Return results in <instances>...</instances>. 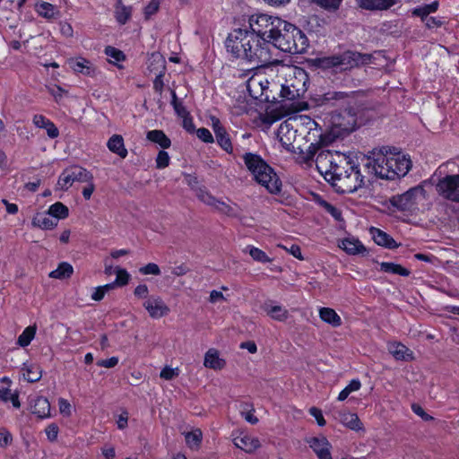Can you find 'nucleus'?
Returning <instances> with one entry per match:
<instances>
[{
    "label": "nucleus",
    "mask_w": 459,
    "mask_h": 459,
    "mask_svg": "<svg viewBox=\"0 0 459 459\" xmlns=\"http://www.w3.org/2000/svg\"><path fill=\"white\" fill-rule=\"evenodd\" d=\"M291 55L303 54L308 48L306 34L295 25L281 19L276 21V29L268 39V45Z\"/></svg>",
    "instance_id": "obj_4"
},
{
    "label": "nucleus",
    "mask_w": 459,
    "mask_h": 459,
    "mask_svg": "<svg viewBox=\"0 0 459 459\" xmlns=\"http://www.w3.org/2000/svg\"><path fill=\"white\" fill-rule=\"evenodd\" d=\"M37 332L36 325L26 327L23 332L19 335L17 344L20 347L25 348L29 346L34 339Z\"/></svg>",
    "instance_id": "obj_39"
},
{
    "label": "nucleus",
    "mask_w": 459,
    "mask_h": 459,
    "mask_svg": "<svg viewBox=\"0 0 459 459\" xmlns=\"http://www.w3.org/2000/svg\"><path fill=\"white\" fill-rule=\"evenodd\" d=\"M249 95L260 102H276L277 98L273 92L278 91L279 85L276 82H270L266 74L263 72L254 73L246 82Z\"/></svg>",
    "instance_id": "obj_8"
},
{
    "label": "nucleus",
    "mask_w": 459,
    "mask_h": 459,
    "mask_svg": "<svg viewBox=\"0 0 459 459\" xmlns=\"http://www.w3.org/2000/svg\"><path fill=\"white\" fill-rule=\"evenodd\" d=\"M241 407L240 413L245 420L251 424H256L258 422V419L254 415L255 411L253 406L248 403H244Z\"/></svg>",
    "instance_id": "obj_46"
},
{
    "label": "nucleus",
    "mask_w": 459,
    "mask_h": 459,
    "mask_svg": "<svg viewBox=\"0 0 459 459\" xmlns=\"http://www.w3.org/2000/svg\"><path fill=\"white\" fill-rule=\"evenodd\" d=\"M340 247L349 255H357L365 251V247L362 243L355 238H344L342 241Z\"/></svg>",
    "instance_id": "obj_29"
},
{
    "label": "nucleus",
    "mask_w": 459,
    "mask_h": 459,
    "mask_svg": "<svg viewBox=\"0 0 459 459\" xmlns=\"http://www.w3.org/2000/svg\"><path fill=\"white\" fill-rule=\"evenodd\" d=\"M313 3L316 4L320 7L328 10V11H335L339 8L342 0H311Z\"/></svg>",
    "instance_id": "obj_49"
},
{
    "label": "nucleus",
    "mask_w": 459,
    "mask_h": 459,
    "mask_svg": "<svg viewBox=\"0 0 459 459\" xmlns=\"http://www.w3.org/2000/svg\"><path fill=\"white\" fill-rule=\"evenodd\" d=\"M370 60V55L346 51L341 55L327 57L325 63L326 65L336 67L340 70H348L361 65L369 64Z\"/></svg>",
    "instance_id": "obj_9"
},
{
    "label": "nucleus",
    "mask_w": 459,
    "mask_h": 459,
    "mask_svg": "<svg viewBox=\"0 0 459 459\" xmlns=\"http://www.w3.org/2000/svg\"><path fill=\"white\" fill-rule=\"evenodd\" d=\"M31 413L40 419L50 417V403L48 400L42 396H38L30 401Z\"/></svg>",
    "instance_id": "obj_19"
},
{
    "label": "nucleus",
    "mask_w": 459,
    "mask_h": 459,
    "mask_svg": "<svg viewBox=\"0 0 459 459\" xmlns=\"http://www.w3.org/2000/svg\"><path fill=\"white\" fill-rule=\"evenodd\" d=\"M132 15V8L122 4V0H117L115 17L119 24H126Z\"/></svg>",
    "instance_id": "obj_36"
},
{
    "label": "nucleus",
    "mask_w": 459,
    "mask_h": 459,
    "mask_svg": "<svg viewBox=\"0 0 459 459\" xmlns=\"http://www.w3.org/2000/svg\"><path fill=\"white\" fill-rule=\"evenodd\" d=\"M211 120L212 128L214 132L218 145L227 153L231 154L233 152V146L227 130L221 125L218 117H212Z\"/></svg>",
    "instance_id": "obj_16"
},
{
    "label": "nucleus",
    "mask_w": 459,
    "mask_h": 459,
    "mask_svg": "<svg viewBox=\"0 0 459 459\" xmlns=\"http://www.w3.org/2000/svg\"><path fill=\"white\" fill-rule=\"evenodd\" d=\"M278 247L286 250L287 252H289L295 258H297L299 260H304V257L302 255L301 249H300L299 246H298L296 244H292L290 247H287L284 245L279 244Z\"/></svg>",
    "instance_id": "obj_57"
},
{
    "label": "nucleus",
    "mask_w": 459,
    "mask_h": 459,
    "mask_svg": "<svg viewBox=\"0 0 459 459\" xmlns=\"http://www.w3.org/2000/svg\"><path fill=\"white\" fill-rule=\"evenodd\" d=\"M171 104L174 108L175 112L178 117L181 118L184 117H187L189 115L188 111L186 110V107L183 105L182 102L178 100L177 95L175 91H172V100Z\"/></svg>",
    "instance_id": "obj_48"
},
{
    "label": "nucleus",
    "mask_w": 459,
    "mask_h": 459,
    "mask_svg": "<svg viewBox=\"0 0 459 459\" xmlns=\"http://www.w3.org/2000/svg\"><path fill=\"white\" fill-rule=\"evenodd\" d=\"M241 158L245 168L255 183L264 187L270 194L276 195L281 192V181L279 176L261 155L247 152Z\"/></svg>",
    "instance_id": "obj_5"
},
{
    "label": "nucleus",
    "mask_w": 459,
    "mask_h": 459,
    "mask_svg": "<svg viewBox=\"0 0 459 459\" xmlns=\"http://www.w3.org/2000/svg\"><path fill=\"white\" fill-rule=\"evenodd\" d=\"M232 441L236 447L247 454H252L257 450L261 444L257 437L250 435L247 430L238 429L232 433Z\"/></svg>",
    "instance_id": "obj_13"
},
{
    "label": "nucleus",
    "mask_w": 459,
    "mask_h": 459,
    "mask_svg": "<svg viewBox=\"0 0 459 459\" xmlns=\"http://www.w3.org/2000/svg\"><path fill=\"white\" fill-rule=\"evenodd\" d=\"M160 1L159 0H152L144 9V14L146 18L153 15L159 9Z\"/></svg>",
    "instance_id": "obj_64"
},
{
    "label": "nucleus",
    "mask_w": 459,
    "mask_h": 459,
    "mask_svg": "<svg viewBox=\"0 0 459 459\" xmlns=\"http://www.w3.org/2000/svg\"><path fill=\"white\" fill-rule=\"evenodd\" d=\"M281 145L291 152H303L301 142L309 143L306 150V162L314 159L316 152L330 143V138L323 134L318 123L308 116H295L283 121L277 131Z\"/></svg>",
    "instance_id": "obj_2"
},
{
    "label": "nucleus",
    "mask_w": 459,
    "mask_h": 459,
    "mask_svg": "<svg viewBox=\"0 0 459 459\" xmlns=\"http://www.w3.org/2000/svg\"><path fill=\"white\" fill-rule=\"evenodd\" d=\"M197 137L205 143H212L214 142V138L212 133L205 127H201L196 130Z\"/></svg>",
    "instance_id": "obj_54"
},
{
    "label": "nucleus",
    "mask_w": 459,
    "mask_h": 459,
    "mask_svg": "<svg viewBox=\"0 0 459 459\" xmlns=\"http://www.w3.org/2000/svg\"><path fill=\"white\" fill-rule=\"evenodd\" d=\"M400 342H389L388 343V351L392 354L395 359H402V350H401Z\"/></svg>",
    "instance_id": "obj_60"
},
{
    "label": "nucleus",
    "mask_w": 459,
    "mask_h": 459,
    "mask_svg": "<svg viewBox=\"0 0 459 459\" xmlns=\"http://www.w3.org/2000/svg\"><path fill=\"white\" fill-rule=\"evenodd\" d=\"M309 413L316 419L317 424L320 427H323L325 425L326 422H325V420L324 419L322 411L320 409H318L316 407H311L309 409Z\"/></svg>",
    "instance_id": "obj_62"
},
{
    "label": "nucleus",
    "mask_w": 459,
    "mask_h": 459,
    "mask_svg": "<svg viewBox=\"0 0 459 459\" xmlns=\"http://www.w3.org/2000/svg\"><path fill=\"white\" fill-rule=\"evenodd\" d=\"M277 82L280 96L288 100L302 97L307 90L308 75L298 66H281L278 70Z\"/></svg>",
    "instance_id": "obj_6"
},
{
    "label": "nucleus",
    "mask_w": 459,
    "mask_h": 459,
    "mask_svg": "<svg viewBox=\"0 0 459 459\" xmlns=\"http://www.w3.org/2000/svg\"><path fill=\"white\" fill-rule=\"evenodd\" d=\"M369 232H370V235H371L374 242L377 245L385 247L386 248H394V247H398L395 240L390 235L385 233V231H383L377 228L371 227L369 230Z\"/></svg>",
    "instance_id": "obj_21"
},
{
    "label": "nucleus",
    "mask_w": 459,
    "mask_h": 459,
    "mask_svg": "<svg viewBox=\"0 0 459 459\" xmlns=\"http://www.w3.org/2000/svg\"><path fill=\"white\" fill-rule=\"evenodd\" d=\"M74 273V267L67 262H62L57 268L51 271L48 274L50 278L57 280L68 279Z\"/></svg>",
    "instance_id": "obj_33"
},
{
    "label": "nucleus",
    "mask_w": 459,
    "mask_h": 459,
    "mask_svg": "<svg viewBox=\"0 0 459 459\" xmlns=\"http://www.w3.org/2000/svg\"><path fill=\"white\" fill-rule=\"evenodd\" d=\"M436 189L443 198L459 204V175H447L439 179Z\"/></svg>",
    "instance_id": "obj_11"
},
{
    "label": "nucleus",
    "mask_w": 459,
    "mask_h": 459,
    "mask_svg": "<svg viewBox=\"0 0 459 459\" xmlns=\"http://www.w3.org/2000/svg\"><path fill=\"white\" fill-rule=\"evenodd\" d=\"M361 387V383L360 381L356 378V379H352L340 393H339V395L337 397L338 401L340 402H343L344 400H346L348 398V396L353 393V392H357L360 389Z\"/></svg>",
    "instance_id": "obj_42"
},
{
    "label": "nucleus",
    "mask_w": 459,
    "mask_h": 459,
    "mask_svg": "<svg viewBox=\"0 0 459 459\" xmlns=\"http://www.w3.org/2000/svg\"><path fill=\"white\" fill-rule=\"evenodd\" d=\"M146 138L149 141L157 143L162 149H168L171 145L170 139L161 130L155 129L147 132Z\"/></svg>",
    "instance_id": "obj_32"
},
{
    "label": "nucleus",
    "mask_w": 459,
    "mask_h": 459,
    "mask_svg": "<svg viewBox=\"0 0 459 459\" xmlns=\"http://www.w3.org/2000/svg\"><path fill=\"white\" fill-rule=\"evenodd\" d=\"M212 207H214L220 212L226 214L228 216H236L237 215L236 208L223 201H220V200L216 199V204H214Z\"/></svg>",
    "instance_id": "obj_44"
},
{
    "label": "nucleus",
    "mask_w": 459,
    "mask_h": 459,
    "mask_svg": "<svg viewBox=\"0 0 459 459\" xmlns=\"http://www.w3.org/2000/svg\"><path fill=\"white\" fill-rule=\"evenodd\" d=\"M113 290V284H105L93 289L91 293V299L94 301H100L105 297L106 293Z\"/></svg>",
    "instance_id": "obj_45"
},
{
    "label": "nucleus",
    "mask_w": 459,
    "mask_h": 459,
    "mask_svg": "<svg viewBox=\"0 0 459 459\" xmlns=\"http://www.w3.org/2000/svg\"><path fill=\"white\" fill-rule=\"evenodd\" d=\"M358 5L368 11H383L393 6L398 0H356Z\"/></svg>",
    "instance_id": "obj_23"
},
{
    "label": "nucleus",
    "mask_w": 459,
    "mask_h": 459,
    "mask_svg": "<svg viewBox=\"0 0 459 459\" xmlns=\"http://www.w3.org/2000/svg\"><path fill=\"white\" fill-rule=\"evenodd\" d=\"M179 375L178 368H171L169 366L164 367L160 374V377L165 380H171Z\"/></svg>",
    "instance_id": "obj_52"
},
{
    "label": "nucleus",
    "mask_w": 459,
    "mask_h": 459,
    "mask_svg": "<svg viewBox=\"0 0 459 459\" xmlns=\"http://www.w3.org/2000/svg\"><path fill=\"white\" fill-rule=\"evenodd\" d=\"M31 224L34 227L41 230H53L57 226V221L55 220L48 212H38L34 215L31 221Z\"/></svg>",
    "instance_id": "obj_24"
},
{
    "label": "nucleus",
    "mask_w": 459,
    "mask_h": 459,
    "mask_svg": "<svg viewBox=\"0 0 459 459\" xmlns=\"http://www.w3.org/2000/svg\"><path fill=\"white\" fill-rule=\"evenodd\" d=\"M277 16L257 13L243 15L235 21L225 47L234 57L256 65L270 61L268 39L276 29Z\"/></svg>",
    "instance_id": "obj_1"
},
{
    "label": "nucleus",
    "mask_w": 459,
    "mask_h": 459,
    "mask_svg": "<svg viewBox=\"0 0 459 459\" xmlns=\"http://www.w3.org/2000/svg\"><path fill=\"white\" fill-rule=\"evenodd\" d=\"M139 272L143 275H159L160 273V267L154 263H149L148 264L141 267Z\"/></svg>",
    "instance_id": "obj_55"
},
{
    "label": "nucleus",
    "mask_w": 459,
    "mask_h": 459,
    "mask_svg": "<svg viewBox=\"0 0 459 459\" xmlns=\"http://www.w3.org/2000/svg\"><path fill=\"white\" fill-rule=\"evenodd\" d=\"M425 199V190L422 186H415L411 187L405 193H403V201L406 204H413L417 203L418 200L422 201Z\"/></svg>",
    "instance_id": "obj_35"
},
{
    "label": "nucleus",
    "mask_w": 459,
    "mask_h": 459,
    "mask_svg": "<svg viewBox=\"0 0 459 459\" xmlns=\"http://www.w3.org/2000/svg\"><path fill=\"white\" fill-rule=\"evenodd\" d=\"M262 309L273 320L283 322L289 317V311L273 300H267L262 305Z\"/></svg>",
    "instance_id": "obj_18"
},
{
    "label": "nucleus",
    "mask_w": 459,
    "mask_h": 459,
    "mask_svg": "<svg viewBox=\"0 0 459 459\" xmlns=\"http://www.w3.org/2000/svg\"><path fill=\"white\" fill-rule=\"evenodd\" d=\"M36 12L39 16L46 19H51L58 13L55 5L48 2H41L36 4Z\"/></svg>",
    "instance_id": "obj_40"
},
{
    "label": "nucleus",
    "mask_w": 459,
    "mask_h": 459,
    "mask_svg": "<svg viewBox=\"0 0 459 459\" xmlns=\"http://www.w3.org/2000/svg\"><path fill=\"white\" fill-rule=\"evenodd\" d=\"M380 270L385 273H392L402 275V265L394 263L383 262L379 264Z\"/></svg>",
    "instance_id": "obj_50"
},
{
    "label": "nucleus",
    "mask_w": 459,
    "mask_h": 459,
    "mask_svg": "<svg viewBox=\"0 0 459 459\" xmlns=\"http://www.w3.org/2000/svg\"><path fill=\"white\" fill-rule=\"evenodd\" d=\"M34 126L46 130L49 138L55 139L59 135V130L55 124L43 115H35L32 118Z\"/></svg>",
    "instance_id": "obj_20"
},
{
    "label": "nucleus",
    "mask_w": 459,
    "mask_h": 459,
    "mask_svg": "<svg viewBox=\"0 0 459 459\" xmlns=\"http://www.w3.org/2000/svg\"><path fill=\"white\" fill-rule=\"evenodd\" d=\"M58 432H59L58 426L55 423L49 424L45 429L47 437L51 442H54L56 440Z\"/></svg>",
    "instance_id": "obj_59"
},
{
    "label": "nucleus",
    "mask_w": 459,
    "mask_h": 459,
    "mask_svg": "<svg viewBox=\"0 0 459 459\" xmlns=\"http://www.w3.org/2000/svg\"><path fill=\"white\" fill-rule=\"evenodd\" d=\"M184 436L187 447L192 451H198L203 440L202 430L200 429H195L191 431L185 432Z\"/></svg>",
    "instance_id": "obj_27"
},
{
    "label": "nucleus",
    "mask_w": 459,
    "mask_h": 459,
    "mask_svg": "<svg viewBox=\"0 0 459 459\" xmlns=\"http://www.w3.org/2000/svg\"><path fill=\"white\" fill-rule=\"evenodd\" d=\"M13 442L12 434L5 429L0 430V446L6 447Z\"/></svg>",
    "instance_id": "obj_61"
},
{
    "label": "nucleus",
    "mask_w": 459,
    "mask_h": 459,
    "mask_svg": "<svg viewBox=\"0 0 459 459\" xmlns=\"http://www.w3.org/2000/svg\"><path fill=\"white\" fill-rule=\"evenodd\" d=\"M319 317L325 323L332 325L333 327H338L342 325L341 316L330 307H321L319 309Z\"/></svg>",
    "instance_id": "obj_30"
},
{
    "label": "nucleus",
    "mask_w": 459,
    "mask_h": 459,
    "mask_svg": "<svg viewBox=\"0 0 459 459\" xmlns=\"http://www.w3.org/2000/svg\"><path fill=\"white\" fill-rule=\"evenodd\" d=\"M104 53L108 56V60L110 64H113L119 68L122 67L118 63L123 62L126 59V56L121 50L115 47L108 46L105 48Z\"/></svg>",
    "instance_id": "obj_38"
},
{
    "label": "nucleus",
    "mask_w": 459,
    "mask_h": 459,
    "mask_svg": "<svg viewBox=\"0 0 459 459\" xmlns=\"http://www.w3.org/2000/svg\"><path fill=\"white\" fill-rule=\"evenodd\" d=\"M197 196L200 201L210 206H213L216 204V198L208 193L205 189H199Z\"/></svg>",
    "instance_id": "obj_56"
},
{
    "label": "nucleus",
    "mask_w": 459,
    "mask_h": 459,
    "mask_svg": "<svg viewBox=\"0 0 459 459\" xmlns=\"http://www.w3.org/2000/svg\"><path fill=\"white\" fill-rule=\"evenodd\" d=\"M170 157L165 151H160L156 157V167L160 169H165L169 166Z\"/></svg>",
    "instance_id": "obj_51"
},
{
    "label": "nucleus",
    "mask_w": 459,
    "mask_h": 459,
    "mask_svg": "<svg viewBox=\"0 0 459 459\" xmlns=\"http://www.w3.org/2000/svg\"><path fill=\"white\" fill-rule=\"evenodd\" d=\"M58 407L60 413L64 416L69 417L72 414V405L66 399L59 398Z\"/></svg>",
    "instance_id": "obj_58"
},
{
    "label": "nucleus",
    "mask_w": 459,
    "mask_h": 459,
    "mask_svg": "<svg viewBox=\"0 0 459 459\" xmlns=\"http://www.w3.org/2000/svg\"><path fill=\"white\" fill-rule=\"evenodd\" d=\"M439 3L437 1H434L429 4H425L422 6H419L413 8L411 13L413 16L420 17L422 21H426L429 17V14L432 13H436L438 9Z\"/></svg>",
    "instance_id": "obj_34"
},
{
    "label": "nucleus",
    "mask_w": 459,
    "mask_h": 459,
    "mask_svg": "<svg viewBox=\"0 0 459 459\" xmlns=\"http://www.w3.org/2000/svg\"><path fill=\"white\" fill-rule=\"evenodd\" d=\"M317 170L327 181H342L347 192H354L363 185V176L359 166L349 156L337 153L336 158L329 151H321L316 159Z\"/></svg>",
    "instance_id": "obj_3"
},
{
    "label": "nucleus",
    "mask_w": 459,
    "mask_h": 459,
    "mask_svg": "<svg viewBox=\"0 0 459 459\" xmlns=\"http://www.w3.org/2000/svg\"><path fill=\"white\" fill-rule=\"evenodd\" d=\"M411 410L415 414L420 416L425 421H429L433 420V417L426 413L423 408L417 403H413L411 405Z\"/></svg>",
    "instance_id": "obj_63"
},
{
    "label": "nucleus",
    "mask_w": 459,
    "mask_h": 459,
    "mask_svg": "<svg viewBox=\"0 0 459 459\" xmlns=\"http://www.w3.org/2000/svg\"><path fill=\"white\" fill-rule=\"evenodd\" d=\"M108 150L119 156L121 159H125L128 152L125 146L124 139L120 134H113L107 143Z\"/></svg>",
    "instance_id": "obj_26"
},
{
    "label": "nucleus",
    "mask_w": 459,
    "mask_h": 459,
    "mask_svg": "<svg viewBox=\"0 0 459 459\" xmlns=\"http://www.w3.org/2000/svg\"><path fill=\"white\" fill-rule=\"evenodd\" d=\"M115 273L117 275L116 280L110 283V284H113V289L116 286H125L128 283L129 279H130V274L126 272V270L121 269V268H116Z\"/></svg>",
    "instance_id": "obj_43"
},
{
    "label": "nucleus",
    "mask_w": 459,
    "mask_h": 459,
    "mask_svg": "<svg viewBox=\"0 0 459 459\" xmlns=\"http://www.w3.org/2000/svg\"><path fill=\"white\" fill-rule=\"evenodd\" d=\"M339 417L341 423L350 429L355 431L362 429V423L356 413L342 411L340 412Z\"/></svg>",
    "instance_id": "obj_28"
},
{
    "label": "nucleus",
    "mask_w": 459,
    "mask_h": 459,
    "mask_svg": "<svg viewBox=\"0 0 459 459\" xmlns=\"http://www.w3.org/2000/svg\"><path fill=\"white\" fill-rule=\"evenodd\" d=\"M70 69L76 74L94 78L98 75L97 66L89 59L78 56L70 57L66 61Z\"/></svg>",
    "instance_id": "obj_14"
},
{
    "label": "nucleus",
    "mask_w": 459,
    "mask_h": 459,
    "mask_svg": "<svg viewBox=\"0 0 459 459\" xmlns=\"http://www.w3.org/2000/svg\"><path fill=\"white\" fill-rule=\"evenodd\" d=\"M49 214L58 221L64 220L69 215V209L61 202H56L48 207Z\"/></svg>",
    "instance_id": "obj_37"
},
{
    "label": "nucleus",
    "mask_w": 459,
    "mask_h": 459,
    "mask_svg": "<svg viewBox=\"0 0 459 459\" xmlns=\"http://www.w3.org/2000/svg\"><path fill=\"white\" fill-rule=\"evenodd\" d=\"M348 98V95L342 91H328L323 96L319 97L317 106L319 107H332L337 102L343 101Z\"/></svg>",
    "instance_id": "obj_25"
},
{
    "label": "nucleus",
    "mask_w": 459,
    "mask_h": 459,
    "mask_svg": "<svg viewBox=\"0 0 459 459\" xmlns=\"http://www.w3.org/2000/svg\"><path fill=\"white\" fill-rule=\"evenodd\" d=\"M91 172L80 166H71L65 169L58 177L56 188L68 190L74 182L90 181Z\"/></svg>",
    "instance_id": "obj_10"
},
{
    "label": "nucleus",
    "mask_w": 459,
    "mask_h": 459,
    "mask_svg": "<svg viewBox=\"0 0 459 459\" xmlns=\"http://www.w3.org/2000/svg\"><path fill=\"white\" fill-rule=\"evenodd\" d=\"M204 365L205 368L220 370L225 367L226 361L220 357V353L216 349L211 348L204 355Z\"/></svg>",
    "instance_id": "obj_22"
},
{
    "label": "nucleus",
    "mask_w": 459,
    "mask_h": 459,
    "mask_svg": "<svg viewBox=\"0 0 459 459\" xmlns=\"http://www.w3.org/2000/svg\"><path fill=\"white\" fill-rule=\"evenodd\" d=\"M307 443L318 459H333L331 455L332 445L325 437H313L307 438Z\"/></svg>",
    "instance_id": "obj_17"
},
{
    "label": "nucleus",
    "mask_w": 459,
    "mask_h": 459,
    "mask_svg": "<svg viewBox=\"0 0 459 459\" xmlns=\"http://www.w3.org/2000/svg\"><path fill=\"white\" fill-rule=\"evenodd\" d=\"M22 370L24 379L30 383L38 382L42 377V370L36 364L24 363Z\"/></svg>",
    "instance_id": "obj_31"
},
{
    "label": "nucleus",
    "mask_w": 459,
    "mask_h": 459,
    "mask_svg": "<svg viewBox=\"0 0 459 459\" xmlns=\"http://www.w3.org/2000/svg\"><path fill=\"white\" fill-rule=\"evenodd\" d=\"M331 122L334 127L342 131H354L358 126V115L354 108L331 114Z\"/></svg>",
    "instance_id": "obj_12"
},
{
    "label": "nucleus",
    "mask_w": 459,
    "mask_h": 459,
    "mask_svg": "<svg viewBox=\"0 0 459 459\" xmlns=\"http://www.w3.org/2000/svg\"><path fill=\"white\" fill-rule=\"evenodd\" d=\"M401 164L402 156L399 152L383 147L370 152L366 165L377 177L393 180L400 177Z\"/></svg>",
    "instance_id": "obj_7"
},
{
    "label": "nucleus",
    "mask_w": 459,
    "mask_h": 459,
    "mask_svg": "<svg viewBox=\"0 0 459 459\" xmlns=\"http://www.w3.org/2000/svg\"><path fill=\"white\" fill-rule=\"evenodd\" d=\"M245 251L248 253L252 259L255 262L263 264L272 262V259L266 255V253L258 247L249 245L247 246Z\"/></svg>",
    "instance_id": "obj_41"
},
{
    "label": "nucleus",
    "mask_w": 459,
    "mask_h": 459,
    "mask_svg": "<svg viewBox=\"0 0 459 459\" xmlns=\"http://www.w3.org/2000/svg\"><path fill=\"white\" fill-rule=\"evenodd\" d=\"M93 175L91 172V180L90 181H82V183H86L87 185L82 189V196L85 200H90L94 190H95V185L93 183Z\"/></svg>",
    "instance_id": "obj_53"
},
{
    "label": "nucleus",
    "mask_w": 459,
    "mask_h": 459,
    "mask_svg": "<svg viewBox=\"0 0 459 459\" xmlns=\"http://www.w3.org/2000/svg\"><path fill=\"white\" fill-rule=\"evenodd\" d=\"M320 204L324 208V210L327 213H329L336 221H342V212L339 208L333 206V204L327 203L326 201H322Z\"/></svg>",
    "instance_id": "obj_47"
},
{
    "label": "nucleus",
    "mask_w": 459,
    "mask_h": 459,
    "mask_svg": "<svg viewBox=\"0 0 459 459\" xmlns=\"http://www.w3.org/2000/svg\"><path fill=\"white\" fill-rule=\"evenodd\" d=\"M149 316L153 319H159L167 316L170 309L164 300L157 295L149 296L143 303Z\"/></svg>",
    "instance_id": "obj_15"
}]
</instances>
